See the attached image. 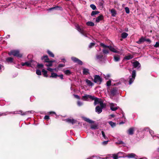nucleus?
I'll return each mask as SVG.
<instances>
[{
    "label": "nucleus",
    "instance_id": "1",
    "mask_svg": "<svg viewBox=\"0 0 159 159\" xmlns=\"http://www.w3.org/2000/svg\"><path fill=\"white\" fill-rule=\"evenodd\" d=\"M142 131H146L147 132L149 131V133L152 136V138L154 139H159V135H154V132L152 130L150 129L148 127H146V128H144L143 129Z\"/></svg>",
    "mask_w": 159,
    "mask_h": 159
},
{
    "label": "nucleus",
    "instance_id": "2",
    "mask_svg": "<svg viewBox=\"0 0 159 159\" xmlns=\"http://www.w3.org/2000/svg\"><path fill=\"white\" fill-rule=\"evenodd\" d=\"M8 54L10 56L12 55L18 58H21L22 56V54L20 53V52L18 50H11L9 52Z\"/></svg>",
    "mask_w": 159,
    "mask_h": 159
},
{
    "label": "nucleus",
    "instance_id": "3",
    "mask_svg": "<svg viewBox=\"0 0 159 159\" xmlns=\"http://www.w3.org/2000/svg\"><path fill=\"white\" fill-rule=\"evenodd\" d=\"M100 44L104 48H107L111 51L114 52L118 53L119 52V51H117L114 47L111 46H107L102 43H101Z\"/></svg>",
    "mask_w": 159,
    "mask_h": 159
},
{
    "label": "nucleus",
    "instance_id": "4",
    "mask_svg": "<svg viewBox=\"0 0 159 159\" xmlns=\"http://www.w3.org/2000/svg\"><path fill=\"white\" fill-rule=\"evenodd\" d=\"M136 75V72L135 70H134L132 71V75L129 77V84H131L134 81Z\"/></svg>",
    "mask_w": 159,
    "mask_h": 159
},
{
    "label": "nucleus",
    "instance_id": "5",
    "mask_svg": "<svg viewBox=\"0 0 159 159\" xmlns=\"http://www.w3.org/2000/svg\"><path fill=\"white\" fill-rule=\"evenodd\" d=\"M93 82L98 84H100L102 81V78L99 75H95L94 76Z\"/></svg>",
    "mask_w": 159,
    "mask_h": 159
},
{
    "label": "nucleus",
    "instance_id": "6",
    "mask_svg": "<svg viewBox=\"0 0 159 159\" xmlns=\"http://www.w3.org/2000/svg\"><path fill=\"white\" fill-rule=\"evenodd\" d=\"M76 27V29L81 34L85 36H87V34L86 32L83 29L82 27H81L78 25H77Z\"/></svg>",
    "mask_w": 159,
    "mask_h": 159
},
{
    "label": "nucleus",
    "instance_id": "7",
    "mask_svg": "<svg viewBox=\"0 0 159 159\" xmlns=\"http://www.w3.org/2000/svg\"><path fill=\"white\" fill-rule=\"evenodd\" d=\"M93 98V96L86 94L82 97V99L84 101H90V99L92 100Z\"/></svg>",
    "mask_w": 159,
    "mask_h": 159
},
{
    "label": "nucleus",
    "instance_id": "8",
    "mask_svg": "<svg viewBox=\"0 0 159 159\" xmlns=\"http://www.w3.org/2000/svg\"><path fill=\"white\" fill-rule=\"evenodd\" d=\"M71 59L74 62L76 63L79 65H82L83 64V62L77 58L72 57Z\"/></svg>",
    "mask_w": 159,
    "mask_h": 159
},
{
    "label": "nucleus",
    "instance_id": "9",
    "mask_svg": "<svg viewBox=\"0 0 159 159\" xmlns=\"http://www.w3.org/2000/svg\"><path fill=\"white\" fill-rule=\"evenodd\" d=\"M71 59L74 62L76 63L79 65H82L83 64V62L77 58L72 57Z\"/></svg>",
    "mask_w": 159,
    "mask_h": 159
},
{
    "label": "nucleus",
    "instance_id": "10",
    "mask_svg": "<svg viewBox=\"0 0 159 159\" xmlns=\"http://www.w3.org/2000/svg\"><path fill=\"white\" fill-rule=\"evenodd\" d=\"M110 109L112 111H115L119 108L117 106V105L115 103H109Z\"/></svg>",
    "mask_w": 159,
    "mask_h": 159
},
{
    "label": "nucleus",
    "instance_id": "11",
    "mask_svg": "<svg viewBox=\"0 0 159 159\" xmlns=\"http://www.w3.org/2000/svg\"><path fill=\"white\" fill-rule=\"evenodd\" d=\"M93 96V98L92 99V100L94 101V105H96L100 104L102 102V100L101 99L95 97L94 96Z\"/></svg>",
    "mask_w": 159,
    "mask_h": 159
},
{
    "label": "nucleus",
    "instance_id": "12",
    "mask_svg": "<svg viewBox=\"0 0 159 159\" xmlns=\"http://www.w3.org/2000/svg\"><path fill=\"white\" fill-rule=\"evenodd\" d=\"M14 114H20L21 115L23 116L26 115L27 113H33L34 112L33 111H28L27 112L22 113V111L21 110H20L16 112H14Z\"/></svg>",
    "mask_w": 159,
    "mask_h": 159
},
{
    "label": "nucleus",
    "instance_id": "13",
    "mask_svg": "<svg viewBox=\"0 0 159 159\" xmlns=\"http://www.w3.org/2000/svg\"><path fill=\"white\" fill-rule=\"evenodd\" d=\"M65 121L69 123H70L72 125L75 124L77 122V121L76 120L70 118L65 119Z\"/></svg>",
    "mask_w": 159,
    "mask_h": 159
},
{
    "label": "nucleus",
    "instance_id": "14",
    "mask_svg": "<svg viewBox=\"0 0 159 159\" xmlns=\"http://www.w3.org/2000/svg\"><path fill=\"white\" fill-rule=\"evenodd\" d=\"M111 95L112 96L116 95L118 93V91L116 87L112 89L110 91Z\"/></svg>",
    "mask_w": 159,
    "mask_h": 159
},
{
    "label": "nucleus",
    "instance_id": "15",
    "mask_svg": "<svg viewBox=\"0 0 159 159\" xmlns=\"http://www.w3.org/2000/svg\"><path fill=\"white\" fill-rule=\"evenodd\" d=\"M133 66L134 68H136L137 69H139L141 67L140 64L137 61L133 62Z\"/></svg>",
    "mask_w": 159,
    "mask_h": 159
},
{
    "label": "nucleus",
    "instance_id": "16",
    "mask_svg": "<svg viewBox=\"0 0 159 159\" xmlns=\"http://www.w3.org/2000/svg\"><path fill=\"white\" fill-rule=\"evenodd\" d=\"M135 128L132 127L129 128L127 131V134L130 135H132L134 133V131L135 130Z\"/></svg>",
    "mask_w": 159,
    "mask_h": 159
},
{
    "label": "nucleus",
    "instance_id": "17",
    "mask_svg": "<svg viewBox=\"0 0 159 159\" xmlns=\"http://www.w3.org/2000/svg\"><path fill=\"white\" fill-rule=\"evenodd\" d=\"M125 157H126L129 158H135L136 159H137L136 157H138L134 153H130L128 154L127 156H125Z\"/></svg>",
    "mask_w": 159,
    "mask_h": 159
},
{
    "label": "nucleus",
    "instance_id": "18",
    "mask_svg": "<svg viewBox=\"0 0 159 159\" xmlns=\"http://www.w3.org/2000/svg\"><path fill=\"white\" fill-rule=\"evenodd\" d=\"M32 62V61H26L24 63L22 62L21 63V65L22 66H26L29 67H31V63Z\"/></svg>",
    "mask_w": 159,
    "mask_h": 159
},
{
    "label": "nucleus",
    "instance_id": "19",
    "mask_svg": "<svg viewBox=\"0 0 159 159\" xmlns=\"http://www.w3.org/2000/svg\"><path fill=\"white\" fill-rule=\"evenodd\" d=\"M104 17L102 14H100V15L97 17L96 19V22L98 23L100 22V21L103 20Z\"/></svg>",
    "mask_w": 159,
    "mask_h": 159
},
{
    "label": "nucleus",
    "instance_id": "20",
    "mask_svg": "<svg viewBox=\"0 0 159 159\" xmlns=\"http://www.w3.org/2000/svg\"><path fill=\"white\" fill-rule=\"evenodd\" d=\"M102 110V109L99 106H97L95 108V111L98 114L101 113Z\"/></svg>",
    "mask_w": 159,
    "mask_h": 159
},
{
    "label": "nucleus",
    "instance_id": "21",
    "mask_svg": "<svg viewBox=\"0 0 159 159\" xmlns=\"http://www.w3.org/2000/svg\"><path fill=\"white\" fill-rule=\"evenodd\" d=\"M41 59L42 61L46 62H48L50 60L48 58V56L47 55L43 56V57H42Z\"/></svg>",
    "mask_w": 159,
    "mask_h": 159
},
{
    "label": "nucleus",
    "instance_id": "22",
    "mask_svg": "<svg viewBox=\"0 0 159 159\" xmlns=\"http://www.w3.org/2000/svg\"><path fill=\"white\" fill-rule=\"evenodd\" d=\"M86 83H87V85L89 86H93L94 85V84L90 80L86 79L85 80Z\"/></svg>",
    "mask_w": 159,
    "mask_h": 159
},
{
    "label": "nucleus",
    "instance_id": "23",
    "mask_svg": "<svg viewBox=\"0 0 159 159\" xmlns=\"http://www.w3.org/2000/svg\"><path fill=\"white\" fill-rule=\"evenodd\" d=\"M89 69L86 68H83V74L84 75H87L89 74Z\"/></svg>",
    "mask_w": 159,
    "mask_h": 159
},
{
    "label": "nucleus",
    "instance_id": "24",
    "mask_svg": "<svg viewBox=\"0 0 159 159\" xmlns=\"http://www.w3.org/2000/svg\"><path fill=\"white\" fill-rule=\"evenodd\" d=\"M111 16H115L116 15V11L114 9H112L111 10Z\"/></svg>",
    "mask_w": 159,
    "mask_h": 159
},
{
    "label": "nucleus",
    "instance_id": "25",
    "mask_svg": "<svg viewBox=\"0 0 159 159\" xmlns=\"http://www.w3.org/2000/svg\"><path fill=\"white\" fill-rule=\"evenodd\" d=\"M114 60L115 61H118L120 60V56L118 55H115L114 56Z\"/></svg>",
    "mask_w": 159,
    "mask_h": 159
},
{
    "label": "nucleus",
    "instance_id": "26",
    "mask_svg": "<svg viewBox=\"0 0 159 159\" xmlns=\"http://www.w3.org/2000/svg\"><path fill=\"white\" fill-rule=\"evenodd\" d=\"M96 58L99 61H101L103 59V56L102 54L97 55L96 56Z\"/></svg>",
    "mask_w": 159,
    "mask_h": 159
},
{
    "label": "nucleus",
    "instance_id": "27",
    "mask_svg": "<svg viewBox=\"0 0 159 159\" xmlns=\"http://www.w3.org/2000/svg\"><path fill=\"white\" fill-rule=\"evenodd\" d=\"M116 143L119 144H122L123 146L124 147L126 146V144L125 143H124L123 141L121 140H118L117 142H116Z\"/></svg>",
    "mask_w": 159,
    "mask_h": 159
},
{
    "label": "nucleus",
    "instance_id": "28",
    "mask_svg": "<svg viewBox=\"0 0 159 159\" xmlns=\"http://www.w3.org/2000/svg\"><path fill=\"white\" fill-rule=\"evenodd\" d=\"M133 58V56L131 55H129L127 56H125L124 59H126L127 60H129L132 59Z\"/></svg>",
    "mask_w": 159,
    "mask_h": 159
},
{
    "label": "nucleus",
    "instance_id": "29",
    "mask_svg": "<svg viewBox=\"0 0 159 159\" xmlns=\"http://www.w3.org/2000/svg\"><path fill=\"white\" fill-rule=\"evenodd\" d=\"M58 77V75L56 73L54 72H52L51 73V75L50 76V77L53 78H57Z\"/></svg>",
    "mask_w": 159,
    "mask_h": 159
},
{
    "label": "nucleus",
    "instance_id": "30",
    "mask_svg": "<svg viewBox=\"0 0 159 159\" xmlns=\"http://www.w3.org/2000/svg\"><path fill=\"white\" fill-rule=\"evenodd\" d=\"M117 154L119 158L125 157L123 156V155L125 154V153L123 152H119Z\"/></svg>",
    "mask_w": 159,
    "mask_h": 159
},
{
    "label": "nucleus",
    "instance_id": "31",
    "mask_svg": "<svg viewBox=\"0 0 159 159\" xmlns=\"http://www.w3.org/2000/svg\"><path fill=\"white\" fill-rule=\"evenodd\" d=\"M128 35V34L125 32L121 34V37L122 39H125Z\"/></svg>",
    "mask_w": 159,
    "mask_h": 159
},
{
    "label": "nucleus",
    "instance_id": "32",
    "mask_svg": "<svg viewBox=\"0 0 159 159\" xmlns=\"http://www.w3.org/2000/svg\"><path fill=\"white\" fill-rule=\"evenodd\" d=\"M6 61L7 63H12L13 61V59L11 57H8L6 59Z\"/></svg>",
    "mask_w": 159,
    "mask_h": 159
},
{
    "label": "nucleus",
    "instance_id": "33",
    "mask_svg": "<svg viewBox=\"0 0 159 159\" xmlns=\"http://www.w3.org/2000/svg\"><path fill=\"white\" fill-rule=\"evenodd\" d=\"M47 52L49 55L52 57H54V54L50 50H48L47 51Z\"/></svg>",
    "mask_w": 159,
    "mask_h": 159
},
{
    "label": "nucleus",
    "instance_id": "34",
    "mask_svg": "<svg viewBox=\"0 0 159 159\" xmlns=\"http://www.w3.org/2000/svg\"><path fill=\"white\" fill-rule=\"evenodd\" d=\"M86 25L88 26H93L94 25V23L91 21H88L86 23Z\"/></svg>",
    "mask_w": 159,
    "mask_h": 159
},
{
    "label": "nucleus",
    "instance_id": "35",
    "mask_svg": "<svg viewBox=\"0 0 159 159\" xmlns=\"http://www.w3.org/2000/svg\"><path fill=\"white\" fill-rule=\"evenodd\" d=\"M64 72L66 75H70L71 73V71L68 70H64Z\"/></svg>",
    "mask_w": 159,
    "mask_h": 159
},
{
    "label": "nucleus",
    "instance_id": "36",
    "mask_svg": "<svg viewBox=\"0 0 159 159\" xmlns=\"http://www.w3.org/2000/svg\"><path fill=\"white\" fill-rule=\"evenodd\" d=\"M99 13V11H93L91 13V16H94V15L97 14Z\"/></svg>",
    "mask_w": 159,
    "mask_h": 159
},
{
    "label": "nucleus",
    "instance_id": "37",
    "mask_svg": "<svg viewBox=\"0 0 159 159\" xmlns=\"http://www.w3.org/2000/svg\"><path fill=\"white\" fill-rule=\"evenodd\" d=\"M42 72L43 73V75L44 76L47 77L48 75H47V71L44 69H43L42 70Z\"/></svg>",
    "mask_w": 159,
    "mask_h": 159
},
{
    "label": "nucleus",
    "instance_id": "38",
    "mask_svg": "<svg viewBox=\"0 0 159 159\" xmlns=\"http://www.w3.org/2000/svg\"><path fill=\"white\" fill-rule=\"evenodd\" d=\"M108 123L113 128L116 126V123L111 121H109Z\"/></svg>",
    "mask_w": 159,
    "mask_h": 159
},
{
    "label": "nucleus",
    "instance_id": "39",
    "mask_svg": "<svg viewBox=\"0 0 159 159\" xmlns=\"http://www.w3.org/2000/svg\"><path fill=\"white\" fill-rule=\"evenodd\" d=\"M54 10H61V7L58 6H55L54 7H53Z\"/></svg>",
    "mask_w": 159,
    "mask_h": 159
},
{
    "label": "nucleus",
    "instance_id": "40",
    "mask_svg": "<svg viewBox=\"0 0 159 159\" xmlns=\"http://www.w3.org/2000/svg\"><path fill=\"white\" fill-rule=\"evenodd\" d=\"M95 44L94 43H90L89 46V48H91L95 46Z\"/></svg>",
    "mask_w": 159,
    "mask_h": 159
},
{
    "label": "nucleus",
    "instance_id": "41",
    "mask_svg": "<svg viewBox=\"0 0 159 159\" xmlns=\"http://www.w3.org/2000/svg\"><path fill=\"white\" fill-rule=\"evenodd\" d=\"M99 104H100V107L101 108H102V109L105 106V105L103 103V102L102 101V102H100V103Z\"/></svg>",
    "mask_w": 159,
    "mask_h": 159
},
{
    "label": "nucleus",
    "instance_id": "42",
    "mask_svg": "<svg viewBox=\"0 0 159 159\" xmlns=\"http://www.w3.org/2000/svg\"><path fill=\"white\" fill-rule=\"evenodd\" d=\"M47 62L48 63L46 64V65L47 66H52V64L50 61V60H49L48 62Z\"/></svg>",
    "mask_w": 159,
    "mask_h": 159
},
{
    "label": "nucleus",
    "instance_id": "43",
    "mask_svg": "<svg viewBox=\"0 0 159 159\" xmlns=\"http://www.w3.org/2000/svg\"><path fill=\"white\" fill-rule=\"evenodd\" d=\"M90 7L93 10H95L96 9V7L94 4H91L90 5Z\"/></svg>",
    "mask_w": 159,
    "mask_h": 159
},
{
    "label": "nucleus",
    "instance_id": "44",
    "mask_svg": "<svg viewBox=\"0 0 159 159\" xmlns=\"http://www.w3.org/2000/svg\"><path fill=\"white\" fill-rule=\"evenodd\" d=\"M86 121L89 123H93V121L92 120H90V119L89 118H86L85 120Z\"/></svg>",
    "mask_w": 159,
    "mask_h": 159
},
{
    "label": "nucleus",
    "instance_id": "45",
    "mask_svg": "<svg viewBox=\"0 0 159 159\" xmlns=\"http://www.w3.org/2000/svg\"><path fill=\"white\" fill-rule=\"evenodd\" d=\"M125 12L127 14H129V8L127 7H126L125 8Z\"/></svg>",
    "mask_w": 159,
    "mask_h": 159
},
{
    "label": "nucleus",
    "instance_id": "46",
    "mask_svg": "<svg viewBox=\"0 0 159 159\" xmlns=\"http://www.w3.org/2000/svg\"><path fill=\"white\" fill-rule=\"evenodd\" d=\"M36 74L38 75H41V72L40 70H36Z\"/></svg>",
    "mask_w": 159,
    "mask_h": 159
},
{
    "label": "nucleus",
    "instance_id": "47",
    "mask_svg": "<svg viewBox=\"0 0 159 159\" xmlns=\"http://www.w3.org/2000/svg\"><path fill=\"white\" fill-rule=\"evenodd\" d=\"M147 41V42H150L151 40H138L137 42H136V43H139V44H141L142 43H143L144 41Z\"/></svg>",
    "mask_w": 159,
    "mask_h": 159
},
{
    "label": "nucleus",
    "instance_id": "48",
    "mask_svg": "<svg viewBox=\"0 0 159 159\" xmlns=\"http://www.w3.org/2000/svg\"><path fill=\"white\" fill-rule=\"evenodd\" d=\"M111 84V81L110 80L108 81L106 83L107 86L108 87L110 86Z\"/></svg>",
    "mask_w": 159,
    "mask_h": 159
},
{
    "label": "nucleus",
    "instance_id": "49",
    "mask_svg": "<svg viewBox=\"0 0 159 159\" xmlns=\"http://www.w3.org/2000/svg\"><path fill=\"white\" fill-rule=\"evenodd\" d=\"M37 66L39 68H42L43 66V65L42 64L38 63L37 64Z\"/></svg>",
    "mask_w": 159,
    "mask_h": 159
},
{
    "label": "nucleus",
    "instance_id": "50",
    "mask_svg": "<svg viewBox=\"0 0 159 159\" xmlns=\"http://www.w3.org/2000/svg\"><path fill=\"white\" fill-rule=\"evenodd\" d=\"M77 105L79 106H81L83 105V102L79 101H78L77 102Z\"/></svg>",
    "mask_w": 159,
    "mask_h": 159
},
{
    "label": "nucleus",
    "instance_id": "51",
    "mask_svg": "<svg viewBox=\"0 0 159 159\" xmlns=\"http://www.w3.org/2000/svg\"><path fill=\"white\" fill-rule=\"evenodd\" d=\"M102 134L103 137L104 138V139H107V137L106 136V135L105 134V133L104 131H102Z\"/></svg>",
    "mask_w": 159,
    "mask_h": 159
},
{
    "label": "nucleus",
    "instance_id": "52",
    "mask_svg": "<svg viewBox=\"0 0 159 159\" xmlns=\"http://www.w3.org/2000/svg\"><path fill=\"white\" fill-rule=\"evenodd\" d=\"M104 77L106 79H108L110 77V75L107 74V75H104Z\"/></svg>",
    "mask_w": 159,
    "mask_h": 159
},
{
    "label": "nucleus",
    "instance_id": "53",
    "mask_svg": "<svg viewBox=\"0 0 159 159\" xmlns=\"http://www.w3.org/2000/svg\"><path fill=\"white\" fill-rule=\"evenodd\" d=\"M103 52L105 54L109 53V50L107 49H104L103 50Z\"/></svg>",
    "mask_w": 159,
    "mask_h": 159
},
{
    "label": "nucleus",
    "instance_id": "54",
    "mask_svg": "<svg viewBox=\"0 0 159 159\" xmlns=\"http://www.w3.org/2000/svg\"><path fill=\"white\" fill-rule=\"evenodd\" d=\"M113 157L114 158V159H117L119 157V156H118L117 154V155H113Z\"/></svg>",
    "mask_w": 159,
    "mask_h": 159
},
{
    "label": "nucleus",
    "instance_id": "55",
    "mask_svg": "<svg viewBox=\"0 0 159 159\" xmlns=\"http://www.w3.org/2000/svg\"><path fill=\"white\" fill-rule=\"evenodd\" d=\"M154 46L156 48L159 47V42H156Z\"/></svg>",
    "mask_w": 159,
    "mask_h": 159
},
{
    "label": "nucleus",
    "instance_id": "56",
    "mask_svg": "<svg viewBox=\"0 0 159 159\" xmlns=\"http://www.w3.org/2000/svg\"><path fill=\"white\" fill-rule=\"evenodd\" d=\"M65 65L64 64H59L58 66V67L60 68L64 67Z\"/></svg>",
    "mask_w": 159,
    "mask_h": 159
},
{
    "label": "nucleus",
    "instance_id": "57",
    "mask_svg": "<svg viewBox=\"0 0 159 159\" xmlns=\"http://www.w3.org/2000/svg\"><path fill=\"white\" fill-rule=\"evenodd\" d=\"M58 77H60V79L61 80L63 79V75L62 74H61L60 75H58Z\"/></svg>",
    "mask_w": 159,
    "mask_h": 159
},
{
    "label": "nucleus",
    "instance_id": "58",
    "mask_svg": "<svg viewBox=\"0 0 159 159\" xmlns=\"http://www.w3.org/2000/svg\"><path fill=\"white\" fill-rule=\"evenodd\" d=\"M91 128L92 129H95L97 128V126L94 125H92Z\"/></svg>",
    "mask_w": 159,
    "mask_h": 159
},
{
    "label": "nucleus",
    "instance_id": "59",
    "mask_svg": "<svg viewBox=\"0 0 159 159\" xmlns=\"http://www.w3.org/2000/svg\"><path fill=\"white\" fill-rule=\"evenodd\" d=\"M47 69L48 71H49L50 72H53V71H54V69H53L52 68H47Z\"/></svg>",
    "mask_w": 159,
    "mask_h": 159
},
{
    "label": "nucleus",
    "instance_id": "60",
    "mask_svg": "<svg viewBox=\"0 0 159 159\" xmlns=\"http://www.w3.org/2000/svg\"><path fill=\"white\" fill-rule=\"evenodd\" d=\"M108 141V140L104 141L102 142V143L103 145H106Z\"/></svg>",
    "mask_w": 159,
    "mask_h": 159
},
{
    "label": "nucleus",
    "instance_id": "61",
    "mask_svg": "<svg viewBox=\"0 0 159 159\" xmlns=\"http://www.w3.org/2000/svg\"><path fill=\"white\" fill-rule=\"evenodd\" d=\"M44 118L45 119L48 120L49 119V116L48 115H46L44 117Z\"/></svg>",
    "mask_w": 159,
    "mask_h": 159
},
{
    "label": "nucleus",
    "instance_id": "62",
    "mask_svg": "<svg viewBox=\"0 0 159 159\" xmlns=\"http://www.w3.org/2000/svg\"><path fill=\"white\" fill-rule=\"evenodd\" d=\"M104 1L103 0H102L99 3V5L100 6H102V7L103 5V4Z\"/></svg>",
    "mask_w": 159,
    "mask_h": 159
},
{
    "label": "nucleus",
    "instance_id": "63",
    "mask_svg": "<svg viewBox=\"0 0 159 159\" xmlns=\"http://www.w3.org/2000/svg\"><path fill=\"white\" fill-rule=\"evenodd\" d=\"M49 114H56V113L54 111H50L49 112Z\"/></svg>",
    "mask_w": 159,
    "mask_h": 159
},
{
    "label": "nucleus",
    "instance_id": "64",
    "mask_svg": "<svg viewBox=\"0 0 159 159\" xmlns=\"http://www.w3.org/2000/svg\"><path fill=\"white\" fill-rule=\"evenodd\" d=\"M74 96L76 98H78V99H79L80 98H79V96H78V95H74Z\"/></svg>",
    "mask_w": 159,
    "mask_h": 159
}]
</instances>
